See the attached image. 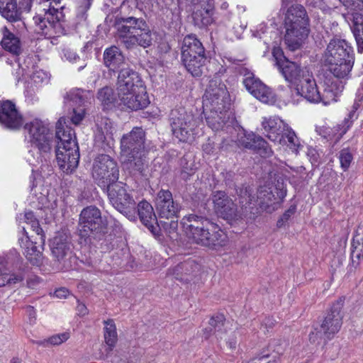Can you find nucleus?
<instances>
[{
    "label": "nucleus",
    "instance_id": "f257e3e1",
    "mask_svg": "<svg viewBox=\"0 0 363 363\" xmlns=\"http://www.w3.org/2000/svg\"><path fill=\"white\" fill-rule=\"evenodd\" d=\"M297 93L311 103L322 102L325 105L337 101L344 88L342 81L335 77H325L317 84L312 71L299 66L291 80L285 79Z\"/></svg>",
    "mask_w": 363,
    "mask_h": 363
},
{
    "label": "nucleus",
    "instance_id": "f03ea898",
    "mask_svg": "<svg viewBox=\"0 0 363 363\" xmlns=\"http://www.w3.org/2000/svg\"><path fill=\"white\" fill-rule=\"evenodd\" d=\"M211 210L204 208L200 214H189L185 217L187 223L186 233L196 244L216 248L225 245L226 235L218 225L213 223L208 216Z\"/></svg>",
    "mask_w": 363,
    "mask_h": 363
},
{
    "label": "nucleus",
    "instance_id": "7ed1b4c3",
    "mask_svg": "<svg viewBox=\"0 0 363 363\" xmlns=\"http://www.w3.org/2000/svg\"><path fill=\"white\" fill-rule=\"evenodd\" d=\"M117 91L121 105L132 111L146 108L149 97L143 81L132 69L121 71L117 77Z\"/></svg>",
    "mask_w": 363,
    "mask_h": 363
},
{
    "label": "nucleus",
    "instance_id": "20e7f679",
    "mask_svg": "<svg viewBox=\"0 0 363 363\" xmlns=\"http://www.w3.org/2000/svg\"><path fill=\"white\" fill-rule=\"evenodd\" d=\"M117 32L121 43L128 49L137 45L146 48L152 43V32L143 18H122L118 24Z\"/></svg>",
    "mask_w": 363,
    "mask_h": 363
},
{
    "label": "nucleus",
    "instance_id": "39448f33",
    "mask_svg": "<svg viewBox=\"0 0 363 363\" xmlns=\"http://www.w3.org/2000/svg\"><path fill=\"white\" fill-rule=\"evenodd\" d=\"M230 101L225 85L218 79L211 80L203 97V108L208 127L216 129L220 127L213 120L218 117V110L230 111Z\"/></svg>",
    "mask_w": 363,
    "mask_h": 363
},
{
    "label": "nucleus",
    "instance_id": "423d86ee",
    "mask_svg": "<svg viewBox=\"0 0 363 363\" xmlns=\"http://www.w3.org/2000/svg\"><path fill=\"white\" fill-rule=\"evenodd\" d=\"M107 225L106 219L96 206H86L79 214V235L85 239H100L106 233Z\"/></svg>",
    "mask_w": 363,
    "mask_h": 363
},
{
    "label": "nucleus",
    "instance_id": "0eeeda50",
    "mask_svg": "<svg viewBox=\"0 0 363 363\" xmlns=\"http://www.w3.org/2000/svg\"><path fill=\"white\" fill-rule=\"evenodd\" d=\"M182 57L187 71L194 77H199L206 62L205 50L202 43L192 35L184 38Z\"/></svg>",
    "mask_w": 363,
    "mask_h": 363
},
{
    "label": "nucleus",
    "instance_id": "6e6552de",
    "mask_svg": "<svg viewBox=\"0 0 363 363\" xmlns=\"http://www.w3.org/2000/svg\"><path fill=\"white\" fill-rule=\"evenodd\" d=\"M65 118L56 123L55 136L59 140L55 149L56 159H79V150L74 131Z\"/></svg>",
    "mask_w": 363,
    "mask_h": 363
},
{
    "label": "nucleus",
    "instance_id": "1a4fd4ad",
    "mask_svg": "<svg viewBox=\"0 0 363 363\" xmlns=\"http://www.w3.org/2000/svg\"><path fill=\"white\" fill-rule=\"evenodd\" d=\"M171 127L173 135L182 142L191 140L201 119L184 108L172 110L170 114Z\"/></svg>",
    "mask_w": 363,
    "mask_h": 363
},
{
    "label": "nucleus",
    "instance_id": "9d476101",
    "mask_svg": "<svg viewBox=\"0 0 363 363\" xmlns=\"http://www.w3.org/2000/svg\"><path fill=\"white\" fill-rule=\"evenodd\" d=\"M70 238L65 234L56 235L52 242V269L57 271L69 270L76 262Z\"/></svg>",
    "mask_w": 363,
    "mask_h": 363
},
{
    "label": "nucleus",
    "instance_id": "9b49d317",
    "mask_svg": "<svg viewBox=\"0 0 363 363\" xmlns=\"http://www.w3.org/2000/svg\"><path fill=\"white\" fill-rule=\"evenodd\" d=\"M344 304V299L339 298L330 308L320 329L315 328V332L309 335L311 342H315L318 338L330 340L337 333L342 324L343 314L342 308Z\"/></svg>",
    "mask_w": 363,
    "mask_h": 363
},
{
    "label": "nucleus",
    "instance_id": "f8f14e48",
    "mask_svg": "<svg viewBox=\"0 0 363 363\" xmlns=\"http://www.w3.org/2000/svg\"><path fill=\"white\" fill-rule=\"evenodd\" d=\"M113 206L129 220L135 219L136 203L121 182H114L104 190Z\"/></svg>",
    "mask_w": 363,
    "mask_h": 363
},
{
    "label": "nucleus",
    "instance_id": "ddd939ff",
    "mask_svg": "<svg viewBox=\"0 0 363 363\" xmlns=\"http://www.w3.org/2000/svg\"><path fill=\"white\" fill-rule=\"evenodd\" d=\"M28 132L30 141L39 150L42 157H47L51 150L52 134L49 128L39 119H33L24 125Z\"/></svg>",
    "mask_w": 363,
    "mask_h": 363
},
{
    "label": "nucleus",
    "instance_id": "4468645a",
    "mask_svg": "<svg viewBox=\"0 0 363 363\" xmlns=\"http://www.w3.org/2000/svg\"><path fill=\"white\" fill-rule=\"evenodd\" d=\"M93 94L81 89H73L65 96V103L71 107L70 121L74 125H79L85 116V106L93 99Z\"/></svg>",
    "mask_w": 363,
    "mask_h": 363
},
{
    "label": "nucleus",
    "instance_id": "2eb2a0df",
    "mask_svg": "<svg viewBox=\"0 0 363 363\" xmlns=\"http://www.w3.org/2000/svg\"><path fill=\"white\" fill-rule=\"evenodd\" d=\"M92 177L103 190L117 182L119 176L116 160H95L91 169Z\"/></svg>",
    "mask_w": 363,
    "mask_h": 363
},
{
    "label": "nucleus",
    "instance_id": "dca6fc26",
    "mask_svg": "<svg viewBox=\"0 0 363 363\" xmlns=\"http://www.w3.org/2000/svg\"><path fill=\"white\" fill-rule=\"evenodd\" d=\"M145 132L141 128H134L129 133L124 135L121 141L122 155L136 159L145 156Z\"/></svg>",
    "mask_w": 363,
    "mask_h": 363
},
{
    "label": "nucleus",
    "instance_id": "f3484780",
    "mask_svg": "<svg viewBox=\"0 0 363 363\" xmlns=\"http://www.w3.org/2000/svg\"><path fill=\"white\" fill-rule=\"evenodd\" d=\"M155 207L160 218H175L181 209L179 203L173 199L172 192L167 189H161L155 198Z\"/></svg>",
    "mask_w": 363,
    "mask_h": 363
},
{
    "label": "nucleus",
    "instance_id": "a211bd4d",
    "mask_svg": "<svg viewBox=\"0 0 363 363\" xmlns=\"http://www.w3.org/2000/svg\"><path fill=\"white\" fill-rule=\"evenodd\" d=\"M192 19L195 26L203 28L213 21V0H191Z\"/></svg>",
    "mask_w": 363,
    "mask_h": 363
},
{
    "label": "nucleus",
    "instance_id": "6ab92c4d",
    "mask_svg": "<svg viewBox=\"0 0 363 363\" xmlns=\"http://www.w3.org/2000/svg\"><path fill=\"white\" fill-rule=\"evenodd\" d=\"M212 199L214 204L215 212L218 216L228 220H233L237 218V206L225 191H214L213 193Z\"/></svg>",
    "mask_w": 363,
    "mask_h": 363
},
{
    "label": "nucleus",
    "instance_id": "aec40b11",
    "mask_svg": "<svg viewBox=\"0 0 363 363\" xmlns=\"http://www.w3.org/2000/svg\"><path fill=\"white\" fill-rule=\"evenodd\" d=\"M353 57V50L345 40L333 39L328 45L323 60L325 64H334Z\"/></svg>",
    "mask_w": 363,
    "mask_h": 363
},
{
    "label": "nucleus",
    "instance_id": "412c9836",
    "mask_svg": "<svg viewBox=\"0 0 363 363\" xmlns=\"http://www.w3.org/2000/svg\"><path fill=\"white\" fill-rule=\"evenodd\" d=\"M23 118L16 105L10 101H0V124L11 130H18L23 124Z\"/></svg>",
    "mask_w": 363,
    "mask_h": 363
},
{
    "label": "nucleus",
    "instance_id": "4be33fe9",
    "mask_svg": "<svg viewBox=\"0 0 363 363\" xmlns=\"http://www.w3.org/2000/svg\"><path fill=\"white\" fill-rule=\"evenodd\" d=\"M285 28L284 42L291 50L298 49L309 34V24H284Z\"/></svg>",
    "mask_w": 363,
    "mask_h": 363
},
{
    "label": "nucleus",
    "instance_id": "5701e85b",
    "mask_svg": "<svg viewBox=\"0 0 363 363\" xmlns=\"http://www.w3.org/2000/svg\"><path fill=\"white\" fill-rule=\"evenodd\" d=\"M263 133L274 143L281 144L284 142L281 135L289 126L283 120L277 116L264 118L262 122Z\"/></svg>",
    "mask_w": 363,
    "mask_h": 363
},
{
    "label": "nucleus",
    "instance_id": "b1692460",
    "mask_svg": "<svg viewBox=\"0 0 363 363\" xmlns=\"http://www.w3.org/2000/svg\"><path fill=\"white\" fill-rule=\"evenodd\" d=\"M354 111H350L341 123L333 127L322 126L316 128V132L328 141L337 143L352 125Z\"/></svg>",
    "mask_w": 363,
    "mask_h": 363
},
{
    "label": "nucleus",
    "instance_id": "393cba45",
    "mask_svg": "<svg viewBox=\"0 0 363 363\" xmlns=\"http://www.w3.org/2000/svg\"><path fill=\"white\" fill-rule=\"evenodd\" d=\"M138 214L142 223L155 237L160 235V227L152 205L147 201H140L137 206Z\"/></svg>",
    "mask_w": 363,
    "mask_h": 363
},
{
    "label": "nucleus",
    "instance_id": "a878e982",
    "mask_svg": "<svg viewBox=\"0 0 363 363\" xmlns=\"http://www.w3.org/2000/svg\"><path fill=\"white\" fill-rule=\"evenodd\" d=\"M104 62L110 71L118 72V74L123 69H130L125 61L124 55L116 46H111L105 50L104 52Z\"/></svg>",
    "mask_w": 363,
    "mask_h": 363
},
{
    "label": "nucleus",
    "instance_id": "bb28decb",
    "mask_svg": "<svg viewBox=\"0 0 363 363\" xmlns=\"http://www.w3.org/2000/svg\"><path fill=\"white\" fill-rule=\"evenodd\" d=\"M242 145L257 152L262 157H270L273 152L269 144L261 136L254 133L245 135L240 140Z\"/></svg>",
    "mask_w": 363,
    "mask_h": 363
},
{
    "label": "nucleus",
    "instance_id": "cd10ccee",
    "mask_svg": "<svg viewBox=\"0 0 363 363\" xmlns=\"http://www.w3.org/2000/svg\"><path fill=\"white\" fill-rule=\"evenodd\" d=\"M272 55L276 61V65L284 79L291 80L293 74L296 72L299 65L296 62L288 60L279 47L273 48Z\"/></svg>",
    "mask_w": 363,
    "mask_h": 363
},
{
    "label": "nucleus",
    "instance_id": "c85d7f7f",
    "mask_svg": "<svg viewBox=\"0 0 363 363\" xmlns=\"http://www.w3.org/2000/svg\"><path fill=\"white\" fill-rule=\"evenodd\" d=\"M280 200L277 199L272 187L269 184L260 186L257 193V204L262 210L270 212L274 210L273 204L278 203Z\"/></svg>",
    "mask_w": 363,
    "mask_h": 363
},
{
    "label": "nucleus",
    "instance_id": "c756f323",
    "mask_svg": "<svg viewBox=\"0 0 363 363\" xmlns=\"http://www.w3.org/2000/svg\"><path fill=\"white\" fill-rule=\"evenodd\" d=\"M199 267L194 260L189 259L177 264L172 269V274L174 279L189 282L192 280L194 274L199 270Z\"/></svg>",
    "mask_w": 363,
    "mask_h": 363
},
{
    "label": "nucleus",
    "instance_id": "7c9ffc66",
    "mask_svg": "<svg viewBox=\"0 0 363 363\" xmlns=\"http://www.w3.org/2000/svg\"><path fill=\"white\" fill-rule=\"evenodd\" d=\"M309 24V18L305 8L300 4H293L286 11L284 24Z\"/></svg>",
    "mask_w": 363,
    "mask_h": 363
},
{
    "label": "nucleus",
    "instance_id": "2f4dec72",
    "mask_svg": "<svg viewBox=\"0 0 363 363\" xmlns=\"http://www.w3.org/2000/svg\"><path fill=\"white\" fill-rule=\"evenodd\" d=\"M1 32L3 35L1 42L2 48L13 55H18L21 52L19 38L11 33L6 26L2 28Z\"/></svg>",
    "mask_w": 363,
    "mask_h": 363
},
{
    "label": "nucleus",
    "instance_id": "473e14b6",
    "mask_svg": "<svg viewBox=\"0 0 363 363\" xmlns=\"http://www.w3.org/2000/svg\"><path fill=\"white\" fill-rule=\"evenodd\" d=\"M97 99L104 109H111L118 105L121 106L118 91L116 95L110 86H104L99 89L97 93Z\"/></svg>",
    "mask_w": 363,
    "mask_h": 363
},
{
    "label": "nucleus",
    "instance_id": "72a5a7b5",
    "mask_svg": "<svg viewBox=\"0 0 363 363\" xmlns=\"http://www.w3.org/2000/svg\"><path fill=\"white\" fill-rule=\"evenodd\" d=\"M225 320V318L223 314L213 315L209 320V327L203 330L205 338L208 339L212 334L217 338H222V335L226 333L224 328Z\"/></svg>",
    "mask_w": 363,
    "mask_h": 363
},
{
    "label": "nucleus",
    "instance_id": "f704fd0d",
    "mask_svg": "<svg viewBox=\"0 0 363 363\" xmlns=\"http://www.w3.org/2000/svg\"><path fill=\"white\" fill-rule=\"evenodd\" d=\"M0 13L11 22L18 21L21 18V12L16 0H0Z\"/></svg>",
    "mask_w": 363,
    "mask_h": 363
},
{
    "label": "nucleus",
    "instance_id": "c9c22d12",
    "mask_svg": "<svg viewBox=\"0 0 363 363\" xmlns=\"http://www.w3.org/2000/svg\"><path fill=\"white\" fill-rule=\"evenodd\" d=\"M354 64V57L346 58L340 62H334V64H328L330 66V70L333 76H325V77H335L339 81L340 78L346 77L352 70Z\"/></svg>",
    "mask_w": 363,
    "mask_h": 363
},
{
    "label": "nucleus",
    "instance_id": "e433bc0d",
    "mask_svg": "<svg viewBox=\"0 0 363 363\" xmlns=\"http://www.w3.org/2000/svg\"><path fill=\"white\" fill-rule=\"evenodd\" d=\"M270 182V187H272V190L276 193L277 199L282 201L286 196V179L281 173H273L272 172H269Z\"/></svg>",
    "mask_w": 363,
    "mask_h": 363
},
{
    "label": "nucleus",
    "instance_id": "4c0bfd02",
    "mask_svg": "<svg viewBox=\"0 0 363 363\" xmlns=\"http://www.w3.org/2000/svg\"><path fill=\"white\" fill-rule=\"evenodd\" d=\"M351 30L357 43L358 52L363 53V15L358 13L352 14Z\"/></svg>",
    "mask_w": 363,
    "mask_h": 363
},
{
    "label": "nucleus",
    "instance_id": "58836bf2",
    "mask_svg": "<svg viewBox=\"0 0 363 363\" xmlns=\"http://www.w3.org/2000/svg\"><path fill=\"white\" fill-rule=\"evenodd\" d=\"M281 135H283L284 142H282L281 145H286L296 157L300 156L299 152L303 150V146L301 145L299 138L293 129L290 126L286 127Z\"/></svg>",
    "mask_w": 363,
    "mask_h": 363
},
{
    "label": "nucleus",
    "instance_id": "ea45409f",
    "mask_svg": "<svg viewBox=\"0 0 363 363\" xmlns=\"http://www.w3.org/2000/svg\"><path fill=\"white\" fill-rule=\"evenodd\" d=\"M363 257V228H358L352 240L351 258L352 264L359 261Z\"/></svg>",
    "mask_w": 363,
    "mask_h": 363
},
{
    "label": "nucleus",
    "instance_id": "a19ab883",
    "mask_svg": "<svg viewBox=\"0 0 363 363\" xmlns=\"http://www.w3.org/2000/svg\"><path fill=\"white\" fill-rule=\"evenodd\" d=\"M36 242L27 240L23 252L27 260L33 266H40L43 264V252L35 245Z\"/></svg>",
    "mask_w": 363,
    "mask_h": 363
},
{
    "label": "nucleus",
    "instance_id": "79ce46f5",
    "mask_svg": "<svg viewBox=\"0 0 363 363\" xmlns=\"http://www.w3.org/2000/svg\"><path fill=\"white\" fill-rule=\"evenodd\" d=\"M43 10L45 14L43 19L40 17H36V21L40 20L42 23L48 22L50 26L56 27L57 24L62 19V11H59L58 8H55L54 6H50V5L48 6V9L44 8Z\"/></svg>",
    "mask_w": 363,
    "mask_h": 363
},
{
    "label": "nucleus",
    "instance_id": "37998d69",
    "mask_svg": "<svg viewBox=\"0 0 363 363\" xmlns=\"http://www.w3.org/2000/svg\"><path fill=\"white\" fill-rule=\"evenodd\" d=\"M104 323L106 325L104 328L105 342L108 347V352H111L115 347L118 340L116 327L112 319L104 320Z\"/></svg>",
    "mask_w": 363,
    "mask_h": 363
},
{
    "label": "nucleus",
    "instance_id": "c03bdc74",
    "mask_svg": "<svg viewBox=\"0 0 363 363\" xmlns=\"http://www.w3.org/2000/svg\"><path fill=\"white\" fill-rule=\"evenodd\" d=\"M214 123H219L220 127L216 128H213L210 127L213 131L217 132L219 130H226L232 126L234 123V117L230 111L226 110H218V117L213 120Z\"/></svg>",
    "mask_w": 363,
    "mask_h": 363
},
{
    "label": "nucleus",
    "instance_id": "a18cd8bd",
    "mask_svg": "<svg viewBox=\"0 0 363 363\" xmlns=\"http://www.w3.org/2000/svg\"><path fill=\"white\" fill-rule=\"evenodd\" d=\"M181 162L180 177L183 180L186 181L194 175L199 168L200 162L196 160H181Z\"/></svg>",
    "mask_w": 363,
    "mask_h": 363
},
{
    "label": "nucleus",
    "instance_id": "49530a36",
    "mask_svg": "<svg viewBox=\"0 0 363 363\" xmlns=\"http://www.w3.org/2000/svg\"><path fill=\"white\" fill-rule=\"evenodd\" d=\"M252 95L264 104H270L274 102V94L271 89L263 83L259 85V89L256 91Z\"/></svg>",
    "mask_w": 363,
    "mask_h": 363
},
{
    "label": "nucleus",
    "instance_id": "de8ad7c7",
    "mask_svg": "<svg viewBox=\"0 0 363 363\" xmlns=\"http://www.w3.org/2000/svg\"><path fill=\"white\" fill-rule=\"evenodd\" d=\"M69 337L68 333H63L61 334L54 335L48 339L43 340L35 341V343L43 347H49L51 345H59L65 342Z\"/></svg>",
    "mask_w": 363,
    "mask_h": 363
},
{
    "label": "nucleus",
    "instance_id": "09e8293b",
    "mask_svg": "<svg viewBox=\"0 0 363 363\" xmlns=\"http://www.w3.org/2000/svg\"><path fill=\"white\" fill-rule=\"evenodd\" d=\"M243 84L246 89L252 95L259 89V85L262 82L257 78H255L252 74H247L243 79Z\"/></svg>",
    "mask_w": 363,
    "mask_h": 363
},
{
    "label": "nucleus",
    "instance_id": "8fccbe9b",
    "mask_svg": "<svg viewBox=\"0 0 363 363\" xmlns=\"http://www.w3.org/2000/svg\"><path fill=\"white\" fill-rule=\"evenodd\" d=\"M59 168L66 174L72 173L79 164V160H56Z\"/></svg>",
    "mask_w": 363,
    "mask_h": 363
},
{
    "label": "nucleus",
    "instance_id": "3c124183",
    "mask_svg": "<svg viewBox=\"0 0 363 363\" xmlns=\"http://www.w3.org/2000/svg\"><path fill=\"white\" fill-rule=\"evenodd\" d=\"M296 206H291L289 208L285 211L282 216L277 220V225L278 228H281L286 222H287L291 216L296 212Z\"/></svg>",
    "mask_w": 363,
    "mask_h": 363
},
{
    "label": "nucleus",
    "instance_id": "603ef678",
    "mask_svg": "<svg viewBox=\"0 0 363 363\" xmlns=\"http://www.w3.org/2000/svg\"><path fill=\"white\" fill-rule=\"evenodd\" d=\"M161 225L166 233L169 234L174 233L178 228V220L172 218L169 221H160Z\"/></svg>",
    "mask_w": 363,
    "mask_h": 363
},
{
    "label": "nucleus",
    "instance_id": "864d4df0",
    "mask_svg": "<svg viewBox=\"0 0 363 363\" xmlns=\"http://www.w3.org/2000/svg\"><path fill=\"white\" fill-rule=\"evenodd\" d=\"M31 79L35 84H40L48 81V76L45 72L40 69L33 72L31 76Z\"/></svg>",
    "mask_w": 363,
    "mask_h": 363
},
{
    "label": "nucleus",
    "instance_id": "5fc2aeb1",
    "mask_svg": "<svg viewBox=\"0 0 363 363\" xmlns=\"http://www.w3.org/2000/svg\"><path fill=\"white\" fill-rule=\"evenodd\" d=\"M302 150L306 153V156L311 159H317L318 157H323V152L312 146L303 147Z\"/></svg>",
    "mask_w": 363,
    "mask_h": 363
},
{
    "label": "nucleus",
    "instance_id": "6e6d98bb",
    "mask_svg": "<svg viewBox=\"0 0 363 363\" xmlns=\"http://www.w3.org/2000/svg\"><path fill=\"white\" fill-rule=\"evenodd\" d=\"M269 357V354H264L261 356H259L251 361L248 362L247 363H276L277 359L279 358L277 355L273 356L272 359L268 360L266 362V359Z\"/></svg>",
    "mask_w": 363,
    "mask_h": 363
},
{
    "label": "nucleus",
    "instance_id": "4d7b16f0",
    "mask_svg": "<svg viewBox=\"0 0 363 363\" xmlns=\"http://www.w3.org/2000/svg\"><path fill=\"white\" fill-rule=\"evenodd\" d=\"M30 225L33 231L35 232L37 235L40 236V242L43 245L45 242V235L43 234V231L40 228L38 221L36 219H34L33 220H31Z\"/></svg>",
    "mask_w": 363,
    "mask_h": 363
},
{
    "label": "nucleus",
    "instance_id": "13d9d810",
    "mask_svg": "<svg viewBox=\"0 0 363 363\" xmlns=\"http://www.w3.org/2000/svg\"><path fill=\"white\" fill-rule=\"evenodd\" d=\"M355 150L348 146L345 147L340 152V159H352L354 157Z\"/></svg>",
    "mask_w": 363,
    "mask_h": 363
},
{
    "label": "nucleus",
    "instance_id": "bf43d9fd",
    "mask_svg": "<svg viewBox=\"0 0 363 363\" xmlns=\"http://www.w3.org/2000/svg\"><path fill=\"white\" fill-rule=\"evenodd\" d=\"M23 280L24 275L23 273L9 274V285L22 282Z\"/></svg>",
    "mask_w": 363,
    "mask_h": 363
},
{
    "label": "nucleus",
    "instance_id": "052dcab7",
    "mask_svg": "<svg viewBox=\"0 0 363 363\" xmlns=\"http://www.w3.org/2000/svg\"><path fill=\"white\" fill-rule=\"evenodd\" d=\"M202 149L203 152L206 153V155H210L214 150V143L208 140L207 143L203 145Z\"/></svg>",
    "mask_w": 363,
    "mask_h": 363
},
{
    "label": "nucleus",
    "instance_id": "680f3d73",
    "mask_svg": "<svg viewBox=\"0 0 363 363\" xmlns=\"http://www.w3.org/2000/svg\"><path fill=\"white\" fill-rule=\"evenodd\" d=\"M65 57L67 60L72 62H75L79 59V56L71 50H66L65 52Z\"/></svg>",
    "mask_w": 363,
    "mask_h": 363
},
{
    "label": "nucleus",
    "instance_id": "e2e57ef3",
    "mask_svg": "<svg viewBox=\"0 0 363 363\" xmlns=\"http://www.w3.org/2000/svg\"><path fill=\"white\" fill-rule=\"evenodd\" d=\"M130 162V165H134L135 169L138 172H142L143 170V160H128Z\"/></svg>",
    "mask_w": 363,
    "mask_h": 363
},
{
    "label": "nucleus",
    "instance_id": "0e129e2a",
    "mask_svg": "<svg viewBox=\"0 0 363 363\" xmlns=\"http://www.w3.org/2000/svg\"><path fill=\"white\" fill-rule=\"evenodd\" d=\"M69 294V291L65 288H60L55 291V295L57 298H66Z\"/></svg>",
    "mask_w": 363,
    "mask_h": 363
},
{
    "label": "nucleus",
    "instance_id": "69168bd1",
    "mask_svg": "<svg viewBox=\"0 0 363 363\" xmlns=\"http://www.w3.org/2000/svg\"><path fill=\"white\" fill-rule=\"evenodd\" d=\"M9 285V274L4 273L0 274V287Z\"/></svg>",
    "mask_w": 363,
    "mask_h": 363
},
{
    "label": "nucleus",
    "instance_id": "338daca9",
    "mask_svg": "<svg viewBox=\"0 0 363 363\" xmlns=\"http://www.w3.org/2000/svg\"><path fill=\"white\" fill-rule=\"evenodd\" d=\"M77 311L78 312V314L80 315H84L87 313L86 306L82 303H78L77 306Z\"/></svg>",
    "mask_w": 363,
    "mask_h": 363
},
{
    "label": "nucleus",
    "instance_id": "774afa93",
    "mask_svg": "<svg viewBox=\"0 0 363 363\" xmlns=\"http://www.w3.org/2000/svg\"><path fill=\"white\" fill-rule=\"evenodd\" d=\"M237 193L240 197H247L249 199V202L252 201L251 195L247 187L245 189V190L242 189H240V191L237 190Z\"/></svg>",
    "mask_w": 363,
    "mask_h": 363
}]
</instances>
